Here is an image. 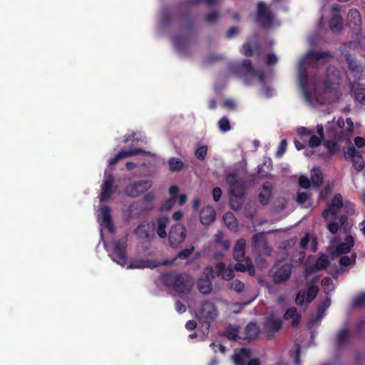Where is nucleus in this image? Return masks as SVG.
Returning <instances> with one entry per match:
<instances>
[{
    "mask_svg": "<svg viewBox=\"0 0 365 365\" xmlns=\"http://www.w3.org/2000/svg\"><path fill=\"white\" fill-rule=\"evenodd\" d=\"M135 233L140 238L148 239L149 233L147 230L146 225L140 224L135 230Z\"/></svg>",
    "mask_w": 365,
    "mask_h": 365,
    "instance_id": "39",
    "label": "nucleus"
},
{
    "mask_svg": "<svg viewBox=\"0 0 365 365\" xmlns=\"http://www.w3.org/2000/svg\"><path fill=\"white\" fill-rule=\"evenodd\" d=\"M273 15L267 5L263 2L257 4V21L263 26H269L272 23Z\"/></svg>",
    "mask_w": 365,
    "mask_h": 365,
    "instance_id": "18",
    "label": "nucleus"
},
{
    "mask_svg": "<svg viewBox=\"0 0 365 365\" xmlns=\"http://www.w3.org/2000/svg\"><path fill=\"white\" fill-rule=\"evenodd\" d=\"M287 141L286 140H282L278 147L277 151V155L278 157H281L285 152L287 148Z\"/></svg>",
    "mask_w": 365,
    "mask_h": 365,
    "instance_id": "54",
    "label": "nucleus"
},
{
    "mask_svg": "<svg viewBox=\"0 0 365 365\" xmlns=\"http://www.w3.org/2000/svg\"><path fill=\"white\" fill-rule=\"evenodd\" d=\"M355 261V257L353 256L352 258H350L349 256H343L339 259V264L341 266H348L352 263V262Z\"/></svg>",
    "mask_w": 365,
    "mask_h": 365,
    "instance_id": "52",
    "label": "nucleus"
},
{
    "mask_svg": "<svg viewBox=\"0 0 365 365\" xmlns=\"http://www.w3.org/2000/svg\"><path fill=\"white\" fill-rule=\"evenodd\" d=\"M157 234L160 238L167 237L166 228L169 224V219L166 216H160L157 220Z\"/></svg>",
    "mask_w": 365,
    "mask_h": 365,
    "instance_id": "31",
    "label": "nucleus"
},
{
    "mask_svg": "<svg viewBox=\"0 0 365 365\" xmlns=\"http://www.w3.org/2000/svg\"><path fill=\"white\" fill-rule=\"evenodd\" d=\"M240 73L246 76H259L260 78H263L262 73L255 71L254 67L252 66L251 62L248 60L243 61L240 66Z\"/></svg>",
    "mask_w": 365,
    "mask_h": 365,
    "instance_id": "29",
    "label": "nucleus"
},
{
    "mask_svg": "<svg viewBox=\"0 0 365 365\" xmlns=\"http://www.w3.org/2000/svg\"><path fill=\"white\" fill-rule=\"evenodd\" d=\"M245 245L246 242L245 240L243 238L240 239L236 242V245L234 247L233 256L234 258L238 262H240L244 259L245 253Z\"/></svg>",
    "mask_w": 365,
    "mask_h": 365,
    "instance_id": "28",
    "label": "nucleus"
},
{
    "mask_svg": "<svg viewBox=\"0 0 365 365\" xmlns=\"http://www.w3.org/2000/svg\"><path fill=\"white\" fill-rule=\"evenodd\" d=\"M187 237L185 227L180 224L173 225L168 234L169 244L172 247H177L184 242Z\"/></svg>",
    "mask_w": 365,
    "mask_h": 365,
    "instance_id": "11",
    "label": "nucleus"
},
{
    "mask_svg": "<svg viewBox=\"0 0 365 365\" xmlns=\"http://www.w3.org/2000/svg\"><path fill=\"white\" fill-rule=\"evenodd\" d=\"M245 182L242 179L230 175V207L238 210L244 200Z\"/></svg>",
    "mask_w": 365,
    "mask_h": 365,
    "instance_id": "3",
    "label": "nucleus"
},
{
    "mask_svg": "<svg viewBox=\"0 0 365 365\" xmlns=\"http://www.w3.org/2000/svg\"><path fill=\"white\" fill-rule=\"evenodd\" d=\"M346 60L351 71L357 73L359 71V68L356 61L351 57L350 54H347L346 56Z\"/></svg>",
    "mask_w": 365,
    "mask_h": 365,
    "instance_id": "41",
    "label": "nucleus"
},
{
    "mask_svg": "<svg viewBox=\"0 0 365 365\" xmlns=\"http://www.w3.org/2000/svg\"><path fill=\"white\" fill-rule=\"evenodd\" d=\"M354 143L359 148H364L365 146V139L362 137H356L354 138Z\"/></svg>",
    "mask_w": 365,
    "mask_h": 365,
    "instance_id": "64",
    "label": "nucleus"
},
{
    "mask_svg": "<svg viewBox=\"0 0 365 365\" xmlns=\"http://www.w3.org/2000/svg\"><path fill=\"white\" fill-rule=\"evenodd\" d=\"M114 177L113 175H108L101 185V193L99 195L101 202H106L109 200L111 195L117 190V187L113 186Z\"/></svg>",
    "mask_w": 365,
    "mask_h": 365,
    "instance_id": "16",
    "label": "nucleus"
},
{
    "mask_svg": "<svg viewBox=\"0 0 365 365\" xmlns=\"http://www.w3.org/2000/svg\"><path fill=\"white\" fill-rule=\"evenodd\" d=\"M218 125H219L220 129L222 132L227 131L228 130V118L227 116H224L223 118H222L218 122Z\"/></svg>",
    "mask_w": 365,
    "mask_h": 365,
    "instance_id": "51",
    "label": "nucleus"
},
{
    "mask_svg": "<svg viewBox=\"0 0 365 365\" xmlns=\"http://www.w3.org/2000/svg\"><path fill=\"white\" fill-rule=\"evenodd\" d=\"M217 310L215 305L210 302H204L199 312V319L202 326L208 330L210 323L217 317Z\"/></svg>",
    "mask_w": 365,
    "mask_h": 365,
    "instance_id": "5",
    "label": "nucleus"
},
{
    "mask_svg": "<svg viewBox=\"0 0 365 365\" xmlns=\"http://www.w3.org/2000/svg\"><path fill=\"white\" fill-rule=\"evenodd\" d=\"M126 248V239H120L115 241L113 242V253L110 255L113 260L119 264L124 265L127 260Z\"/></svg>",
    "mask_w": 365,
    "mask_h": 365,
    "instance_id": "13",
    "label": "nucleus"
},
{
    "mask_svg": "<svg viewBox=\"0 0 365 365\" xmlns=\"http://www.w3.org/2000/svg\"><path fill=\"white\" fill-rule=\"evenodd\" d=\"M252 244L255 247L259 248L260 247H263L264 250V253L267 255H271V250L269 247L267 242L265 241L262 233H257L252 237Z\"/></svg>",
    "mask_w": 365,
    "mask_h": 365,
    "instance_id": "30",
    "label": "nucleus"
},
{
    "mask_svg": "<svg viewBox=\"0 0 365 365\" xmlns=\"http://www.w3.org/2000/svg\"><path fill=\"white\" fill-rule=\"evenodd\" d=\"M282 325V319L271 314L265 317L262 331L268 337H272L280 330Z\"/></svg>",
    "mask_w": 365,
    "mask_h": 365,
    "instance_id": "12",
    "label": "nucleus"
},
{
    "mask_svg": "<svg viewBox=\"0 0 365 365\" xmlns=\"http://www.w3.org/2000/svg\"><path fill=\"white\" fill-rule=\"evenodd\" d=\"M251 356L250 349L242 348L238 351H235L232 356L233 361L236 365H245Z\"/></svg>",
    "mask_w": 365,
    "mask_h": 365,
    "instance_id": "25",
    "label": "nucleus"
},
{
    "mask_svg": "<svg viewBox=\"0 0 365 365\" xmlns=\"http://www.w3.org/2000/svg\"><path fill=\"white\" fill-rule=\"evenodd\" d=\"M140 153H148L146 151L143 150L142 148H135L131 150H121L118 153V157H120V159L133 156L135 155L140 154Z\"/></svg>",
    "mask_w": 365,
    "mask_h": 365,
    "instance_id": "35",
    "label": "nucleus"
},
{
    "mask_svg": "<svg viewBox=\"0 0 365 365\" xmlns=\"http://www.w3.org/2000/svg\"><path fill=\"white\" fill-rule=\"evenodd\" d=\"M346 123L347 124V128L345 130V135L348 136L350 135L352 133L353 129H354V124L350 118H346Z\"/></svg>",
    "mask_w": 365,
    "mask_h": 365,
    "instance_id": "55",
    "label": "nucleus"
},
{
    "mask_svg": "<svg viewBox=\"0 0 365 365\" xmlns=\"http://www.w3.org/2000/svg\"><path fill=\"white\" fill-rule=\"evenodd\" d=\"M169 169L172 172H180L185 167L184 163L178 158H171L168 160Z\"/></svg>",
    "mask_w": 365,
    "mask_h": 365,
    "instance_id": "34",
    "label": "nucleus"
},
{
    "mask_svg": "<svg viewBox=\"0 0 365 365\" xmlns=\"http://www.w3.org/2000/svg\"><path fill=\"white\" fill-rule=\"evenodd\" d=\"M210 346L213 349L214 352L220 351L222 354L226 353V347L222 344L217 345L215 342L210 344Z\"/></svg>",
    "mask_w": 365,
    "mask_h": 365,
    "instance_id": "53",
    "label": "nucleus"
},
{
    "mask_svg": "<svg viewBox=\"0 0 365 365\" xmlns=\"http://www.w3.org/2000/svg\"><path fill=\"white\" fill-rule=\"evenodd\" d=\"M173 43L178 51H182L186 47L187 40L182 36H175L173 39Z\"/></svg>",
    "mask_w": 365,
    "mask_h": 365,
    "instance_id": "38",
    "label": "nucleus"
},
{
    "mask_svg": "<svg viewBox=\"0 0 365 365\" xmlns=\"http://www.w3.org/2000/svg\"><path fill=\"white\" fill-rule=\"evenodd\" d=\"M349 332L346 329L340 331L337 336V344L341 346L343 345L348 339Z\"/></svg>",
    "mask_w": 365,
    "mask_h": 365,
    "instance_id": "44",
    "label": "nucleus"
},
{
    "mask_svg": "<svg viewBox=\"0 0 365 365\" xmlns=\"http://www.w3.org/2000/svg\"><path fill=\"white\" fill-rule=\"evenodd\" d=\"M175 203V199L170 197L163 204L161 205L160 210L162 212L168 211L172 209Z\"/></svg>",
    "mask_w": 365,
    "mask_h": 365,
    "instance_id": "45",
    "label": "nucleus"
},
{
    "mask_svg": "<svg viewBox=\"0 0 365 365\" xmlns=\"http://www.w3.org/2000/svg\"><path fill=\"white\" fill-rule=\"evenodd\" d=\"M341 6L334 4L331 6V17L329 21V27L332 32L339 33L344 28V21L340 15Z\"/></svg>",
    "mask_w": 365,
    "mask_h": 365,
    "instance_id": "15",
    "label": "nucleus"
},
{
    "mask_svg": "<svg viewBox=\"0 0 365 365\" xmlns=\"http://www.w3.org/2000/svg\"><path fill=\"white\" fill-rule=\"evenodd\" d=\"M271 275L275 284H281L289 279L292 273V267L288 263L279 262L272 268Z\"/></svg>",
    "mask_w": 365,
    "mask_h": 365,
    "instance_id": "6",
    "label": "nucleus"
},
{
    "mask_svg": "<svg viewBox=\"0 0 365 365\" xmlns=\"http://www.w3.org/2000/svg\"><path fill=\"white\" fill-rule=\"evenodd\" d=\"M259 333L258 327L252 322L247 324L243 331H240V327L238 326H230V340L232 339L240 344L255 339Z\"/></svg>",
    "mask_w": 365,
    "mask_h": 365,
    "instance_id": "4",
    "label": "nucleus"
},
{
    "mask_svg": "<svg viewBox=\"0 0 365 365\" xmlns=\"http://www.w3.org/2000/svg\"><path fill=\"white\" fill-rule=\"evenodd\" d=\"M213 200L218 202L222 196V190L220 187H216L212 190Z\"/></svg>",
    "mask_w": 365,
    "mask_h": 365,
    "instance_id": "60",
    "label": "nucleus"
},
{
    "mask_svg": "<svg viewBox=\"0 0 365 365\" xmlns=\"http://www.w3.org/2000/svg\"><path fill=\"white\" fill-rule=\"evenodd\" d=\"M329 264L328 260V257L325 255H322L316 261L314 265L309 266L306 269V274H311L318 270H322L325 269Z\"/></svg>",
    "mask_w": 365,
    "mask_h": 365,
    "instance_id": "23",
    "label": "nucleus"
},
{
    "mask_svg": "<svg viewBox=\"0 0 365 365\" xmlns=\"http://www.w3.org/2000/svg\"><path fill=\"white\" fill-rule=\"evenodd\" d=\"M304 296H305L304 292H299L296 297V299H295L296 304L298 305H302L304 304Z\"/></svg>",
    "mask_w": 365,
    "mask_h": 365,
    "instance_id": "62",
    "label": "nucleus"
},
{
    "mask_svg": "<svg viewBox=\"0 0 365 365\" xmlns=\"http://www.w3.org/2000/svg\"><path fill=\"white\" fill-rule=\"evenodd\" d=\"M230 288L237 292H241L245 289V284L237 279L233 280L230 284Z\"/></svg>",
    "mask_w": 365,
    "mask_h": 365,
    "instance_id": "47",
    "label": "nucleus"
},
{
    "mask_svg": "<svg viewBox=\"0 0 365 365\" xmlns=\"http://www.w3.org/2000/svg\"><path fill=\"white\" fill-rule=\"evenodd\" d=\"M353 304L355 307H361L365 305V293L358 295L354 300Z\"/></svg>",
    "mask_w": 365,
    "mask_h": 365,
    "instance_id": "49",
    "label": "nucleus"
},
{
    "mask_svg": "<svg viewBox=\"0 0 365 365\" xmlns=\"http://www.w3.org/2000/svg\"><path fill=\"white\" fill-rule=\"evenodd\" d=\"M344 202L341 194H336L331 201L327 205L326 208L322 213V217L325 220L334 217H336L341 208L344 207Z\"/></svg>",
    "mask_w": 365,
    "mask_h": 365,
    "instance_id": "8",
    "label": "nucleus"
},
{
    "mask_svg": "<svg viewBox=\"0 0 365 365\" xmlns=\"http://www.w3.org/2000/svg\"><path fill=\"white\" fill-rule=\"evenodd\" d=\"M207 153V147L206 145H202L199 147L195 151V156L198 160H203Z\"/></svg>",
    "mask_w": 365,
    "mask_h": 365,
    "instance_id": "46",
    "label": "nucleus"
},
{
    "mask_svg": "<svg viewBox=\"0 0 365 365\" xmlns=\"http://www.w3.org/2000/svg\"><path fill=\"white\" fill-rule=\"evenodd\" d=\"M345 157L351 160L353 166L358 172L361 171L364 168L365 161L354 146L347 149L345 153Z\"/></svg>",
    "mask_w": 365,
    "mask_h": 365,
    "instance_id": "19",
    "label": "nucleus"
},
{
    "mask_svg": "<svg viewBox=\"0 0 365 365\" xmlns=\"http://www.w3.org/2000/svg\"><path fill=\"white\" fill-rule=\"evenodd\" d=\"M101 224L104 225L110 232H114L115 226L112 222L110 210L107 205H103L101 208Z\"/></svg>",
    "mask_w": 365,
    "mask_h": 365,
    "instance_id": "21",
    "label": "nucleus"
},
{
    "mask_svg": "<svg viewBox=\"0 0 365 365\" xmlns=\"http://www.w3.org/2000/svg\"><path fill=\"white\" fill-rule=\"evenodd\" d=\"M215 278L214 269L212 267H205L203 276L197 282V287L199 292L203 294H208L212 290V280Z\"/></svg>",
    "mask_w": 365,
    "mask_h": 365,
    "instance_id": "9",
    "label": "nucleus"
},
{
    "mask_svg": "<svg viewBox=\"0 0 365 365\" xmlns=\"http://www.w3.org/2000/svg\"><path fill=\"white\" fill-rule=\"evenodd\" d=\"M343 207L346 210V212L347 215H353L354 213V205L350 202H344Z\"/></svg>",
    "mask_w": 365,
    "mask_h": 365,
    "instance_id": "59",
    "label": "nucleus"
},
{
    "mask_svg": "<svg viewBox=\"0 0 365 365\" xmlns=\"http://www.w3.org/2000/svg\"><path fill=\"white\" fill-rule=\"evenodd\" d=\"M323 175L320 169L314 168L311 172V181L306 176H301L299 179V185L302 188H309L311 184L314 187H319L323 182Z\"/></svg>",
    "mask_w": 365,
    "mask_h": 365,
    "instance_id": "14",
    "label": "nucleus"
},
{
    "mask_svg": "<svg viewBox=\"0 0 365 365\" xmlns=\"http://www.w3.org/2000/svg\"><path fill=\"white\" fill-rule=\"evenodd\" d=\"M235 269L236 271L244 272L245 271H247L250 275L254 276L255 274V267L252 262V260L250 258L247 257L245 261V264L242 263H237L235 266Z\"/></svg>",
    "mask_w": 365,
    "mask_h": 365,
    "instance_id": "32",
    "label": "nucleus"
},
{
    "mask_svg": "<svg viewBox=\"0 0 365 365\" xmlns=\"http://www.w3.org/2000/svg\"><path fill=\"white\" fill-rule=\"evenodd\" d=\"M347 22L350 27L356 29L361 23V15L358 10L351 9L347 14Z\"/></svg>",
    "mask_w": 365,
    "mask_h": 365,
    "instance_id": "27",
    "label": "nucleus"
},
{
    "mask_svg": "<svg viewBox=\"0 0 365 365\" xmlns=\"http://www.w3.org/2000/svg\"><path fill=\"white\" fill-rule=\"evenodd\" d=\"M214 275L222 276L225 280H228V274H226L225 264L222 262H218L215 266V270H214Z\"/></svg>",
    "mask_w": 365,
    "mask_h": 365,
    "instance_id": "37",
    "label": "nucleus"
},
{
    "mask_svg": "<svg viewBox=\"0 0 365 365\" xmlns=\"http://www.w3.org/2000/svg\"><path fill=\"white\" fill-rule=\"evenodd\" d=\"M216 212L211 206L203 207L200 214V220L202 225H209L215 221Z\"/></svg>",
    "mask_w": 365,
    "mask_h": 365,
    "instance_id": "22",
    "label": "nucleus"
},
{
    "mask_svg": "<svg viewBox=\"0 0 365 365\" xmlns=\"http://www.w3.org/2000/svg\"><path fill=\"white\" fill-rule=\"evenodd\" d=\"M224 237L223 233L221 231H218L215 235V241L217 244L222 245V247L225 250H228V240L222 241V238Z\"/></svg>",
    "mask_w": 365,
    "mask_h": 365,
    "instance_id": "40",
    "label": "nucleus"
},
{
    "mask_svg": "<svg viewBox=\"0 0 365 365\" xmlns=\"http://www.w3.org/2000/svg\"><path fill=\"white\" fill-rule=\"evenodd\" d=\"M178 192L179 187L178 185H171L169 188V193L172 196L171 197H173L174 199H175Z\"/></svg>",
    "mask_w": 365,
    "mask_h": 365,
    "instance_id": "63",
    "label": "nucleus"
},
{
    "mask_svg": "<svg viewBox=\"0 0 365 365\" xmlns=\"http://www.w3.org/2000/svg\"><path fill=\"white\" fill-rule=\"evenodd\" d=\"M284 319L287 321L290 320L293 327H297L301 321V314L297 312L295 307L289 308L284 314Z\"/></svg>",
    "mask_w": 365,
    "mask_h": 365,
    "instance_id": "26",
    "label": "nucleus"
},
{
    "mask_svg": "<svg viewBox=\"0 0 365 365\" xmlns=\"http://www.w3.org/2000/svg\"><path fill=\"white\" fill-rule=\"evenodd\" d=\"M195 247L192 246L190 248H185L179 252L177 255V258L181 259H186L194 252Z\"/></svg>",
    "mask_w": 365,
    "mask_h": 365,
    "instance_id": "43",
    "label": "nucleus"
},
{
    "mask_svg": "<svg viewBox=\"0 0 365 365\" xmlns=\"http://www.w3.org/2000/svg\"><path fill=\"white\" fill-rule=\"evenodd\" d=\"M324 145L331 153H334L337 150V145L336 143L327 141L324 143Z\"/></svg>",
    "mask_w": 365,
    "mask_h": 365,
    "instance_id": "58",
    "label": "nucleus"
},
{
    "mask_svg": "<svg viewBox=\"0 0 365 365\" xmlns=\"http://www.w3.org/2000/svg\"><path fill=\"white\" fill-rule=\"evenodd\" d=\"M318 290V287L314 285H312L308 288L307 295V303H310L316 297Z\"/></svg>",
    "mask_w": 365,
    "mask_h": 365,
    "instance_id": "42",
    "label": "nucleus"
},
{
    "mask_svg": "<svg viewBox=\"0 0 365 365\" xmlns=\"http://www.w3.org/2000/svg\"><path fill=\"white\" fill-rule=\"evenodd\" d=\"M308 197H309V195L307 192H299L297 194V202L299 205H302L307 200Z\"/></svg>",
    "mask_w": 365,
    "mask_h": 365,
    "instance_id": "57",
    "label": "nucleus"
},
{
    "mask_svg": "<svg viewBox=\"0 0 365 365\" xmlns=\"http://www.w3.org/2000/svg\"><path fill=\"white\" fill-rule=\"evenodd\" d=\"M175 309L180 314L184 313L186 311V307L179 300L175 302Z\"/></svg>",
    "mask_w": 365,
    "mask_h": 365,
    "instance_id": "61",
    "label": "nucleus"
},
{
    "mask_svg": "<svg viewBox=\"0 0 365 365\" xmlns=\"http://www.w3.org/2000/svg\"><path fill=\"white\" fill-rule=\"evenodd\" d=\"M160 278L165 287L173 288L178 294H187L192 287V278L186 273L166 272Z\"/></svg>",
    "mask_w": 365,
    "mask_h": 365,
    "instance_id": "2",
    "label": "nucleus"
},
{
    "mask_svg": "<svg viewBox=\"0 0 365 365\" xmlns=\"http://www.w3.org/2000/svg\"><path fill=\"white\" fill-rule=\"evenodd\" d=\"M203 2L207 3L210 6H212L215 4V0H188L187 1V3L189 4H193V5L199 4L203 3Z\"/></svg>",
    "mask_w": 365,
    "mask_h": 365,
    "instance_id": "56",
    "label": "nucleus"
},
{
    "mask_svg": "<svg viewBox=\"0 0 365 365\" xmlns=\"http://www.w3.org/2000/svg\"><path fill=\"white\" fill-rule=\"evenodd\" d=\"M331 58V54L329 51L317 52L311 51L307 53L305 57L300 62L299 77V83L307 100H309V96L305 91L307 78L306 66H319L320 65H324Z\"/></svg>",
    "mask_w": 365,
    "mask_h": 365,
    "instance_id": "1",
    "label": "nucleus"
},
{
    "mask_svg": "<svg viewBox=\"0 0 365 365\" xmlns=\"http://www.w3.org/2000/svg\"><path fill=\"white\" fill-rule=\"evenodd\" d=\"M354 97L361 103L365 104V88H358L354 91Z\"/></svg>",
    "mask_w": 365,
    "mask_h": 365,
    "instance_id": "48",
    "label": "nucleus"
},
{
    "mask_svg": "<svg viewBox=\"0 0 365 365\" xmlns=\"http://www.w3.org/2000/svg\"><path fill=\"white\" fill-rule=\"evenodd\" d=\"M219 18V14L217 11H212L205 16L206 22L209 24L215 23Z\"/></svg>",
    "mask_w": 365,
    "mask_h": 365,
    "instance_id": "50",
    "label": "nucleus"
},
{
    "mask_svg": "<svg viewBox=\"0 0 365 365\" xmlns=\"http://www.w3.org/2000/svg\"><path fill=\"white\" fill-rule=\"evenodd\" d=\"M326 221L327 222L326 227L331 234L348 232V217L346 215H342L339 217H331L329 220Z\"/></svg>",
    "mask_w": 365,
    "mask_h": 365,
    "instance_id": "7",
    "label": "nucleus"
},
{
    "mask_svg": "<svg viewBox=\"0 0 365 365\" xmlns=\"http://www.w3.org/2000/svg\"><path fill=\"white\" fill-rule=\"evenodd\" d=\"M242 53L247 56H253L255 53L260 55V48L258 45H255L252 49L249 43H245L242 46Z\"/></svg>",
    "mask_w": 365,
    "mask_h": 365,
    "instance_id": "36",
    "label": "nucleus"
},
{
    "mask_svg": "<svg viewBox=\"0 0 365 365\" xmlns=\"http://www.w3.org/2000/svg\"><path fill=\"white\" fill-rule=\"evenodd\" d=\"M158 266V263L155 259H136L131 262L128 268L130 269H154Z\"/></svg>",
    "mask_w": 365,
    "mask_h": 365,
    "instance_id": "20",
    "label": "nucleus"
},
{
    "mask_svg": "<svg viewBox=\"0 0 365 365\" xmlns=\"http://www.w3.org/2000/svg\"><path fill=\"white\" fill-rule=\"evenodd\" d=\"M354 244V240L351 235H346L344 242H337L336 240H333V247H334V250L331 252L333 257H337L340 254L348 253Z\"/></svg>",
    "mask_w": 365,
    "mask_h": 365,
    "instance_id": "17",
    "label": "nucleus"
},
{
    "mask_svg": "<svg viewBox=\"0 0 365 365\" xmlns=\"http://www.w3.org/2000/svg\"><path fill=\"white\" fill-rule=\"evenodd\" d=\"M272 187L270 182H267L263 184L258 196L259 201L262 205H266L269 202L272 195Z\"/></svg>",
    "mask_w": 365,
    "mask_h": 365,
    "instance_id": "24",
    "label": "nucleus"
},
{
    "mask_svg": "<svg viewBox=\"0 0 365 365\" xmlns=\"http://www.w3.org/2000/svg\"><path fill=\"white\" fill-rule=\"evenodd\" d=\"M150 180H140L128 185L125 188V193L130 197H136L148 190L152 187Z\"/></svg>",
    "mask_w": 365,
    "mask_h": 365,
    "instance_id": "10",
    "label": "nucleus"
},
{
    "mask_svg": "<svg viewBox=\"0 0 365 365\" xmlns=\"http://www.w3.org/2000/svg\"><path fill=\"white\" fill-rule=\"evenodd\" d=\"M317 133L319 135V136L317 135H312L309 141V145L310 147H317L321 144L322 140L324 138V128L322 125H318L317 126Z\"/></svg>",
    "mask_w": 365,
    "mask_h": 365,
    "instance_id": "33",
    "label": "nucleus"
}]
</instances>
